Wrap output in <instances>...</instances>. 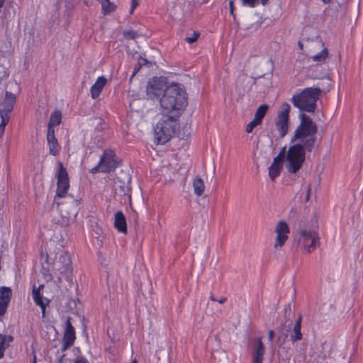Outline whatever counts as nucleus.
Listing matches in <instances>:
<instances>
[{
    "mask_svg": "<svg viewBox=\"0 0 363 363\" xmlns=\"http://www.w3.org/2000/svg\"><path fill=\"white\" fill-rule=\"evenodd\" d=\"M5 3V0H0V9H1Z\"/></svg>",
    "mask_w": 363,
    "mask_h": 363,
    "instance_id": "c03bdc74",
    "label": "nucleus"
},
{
    "mask_svg": "<svg viewBox=\"0 0 363 363\" xmlns=\"http://www.w3.org/2000/svg\"><path fill=\"white\" fill-rule=\"evenodd\" d=\"M175 118L173 116H165L157 122L155 128V135L158 143L164 144L174 135Z\"/></svg>",
    "mask_w": 363,
    "mask_h": 363,
    "instance_id": "39448f33",
    "label": "nucleus"
},
{
    "mask_svg": "<svg viewBox=\"0 0 363 363\" xmlns=\"http://www.w3.org/2000/svg\"><path fill=\"white\" fill-rule=\"evenodd\" d=\"M12 298V290L10 287H0V316H3L6 313L9 304Z\"/></svg>",
    "mask_w": 363,
    "mask_h": 363,
    "instance_id": "2eb2a0df",
    "label": "nucleus"
},
{
    "mask_svg": "<svg viewBox=\"0 0 363 363\" xmlns=\"http://www.w3.org/2000/svg\"><path fill=\"white\" fill-rule=\"evenodd\" d=\"M164 88L163 80L155 77L150 79L147 85V94L150 98L159 97Z\"/></svg>",
    "mask_w": 363,
    "mask_h": 363,
    "instance_id": "ddd939ff",
    "label": "nucleus"
},
{
    "mask_svg": "<svg viewBox=\"0 0 363 363\" xmlns=\"http://www.w3.org/2000/svg\"><path fill=\"white\" fill-rule=\"evenodd\" d=\"M298 245L308 253L313 252L320 245L318 231L314 229L301 230L298 238Z\"/></svg>",
    "mask_w": 363,
    "mask_h": 363,
    "instance_id": "423d86ee",
    "label": "nucleus"
},
{
    "mask_svg": "<svg viewBox=\"0 0 363 363\" xmlns=\"http://www.w3.org/2000/svg\"><path fill=\"white\" fill-rule=\"evenodd\" d=\"M259 1L261 2L262 5H263V6L267 5L269 1V0H259Z\"/></svg>",
    "mask_w": 363,
    "mask_h": 363,
    "instance_id": "79ce46f5",
    "label": "nucleus"
},
{
    "mask_svg": "<svg viewBox=\"0 0 363 363\" xmlns=\"http://www.w3.org/2000/svg\"><path fill=\"white\" fill-rule=\"evenodd\" d=\"M284 157V150L283 149L278 155L274 158L272 164L269 167V176L272 181L280 175Z\"/></svg>",
    "mask_w": 363,
    "mask_h": 363,
    "instance_id": "4468645a",
    "label": "nucleus"
},
{
    "mask_svg": "<svg viewBox=\"0 0 363 363\" xmlns=\"http://www.w3.org/2000/svg\"><path fill=\"white\" fill-rule=\"evenodd\" d=\"M59 169L57 175L56 196L59 198L66 196L69 189V179L66 168L63 167L61 162H59Z\"/></svg>",
    "mask_w": 363,
    "mask_h": 363,
    "instance_id": "1a4fd4ad",
    "label": "nucleus"
},
{
    "mask_svg": "<svg viewBox=\"0 0 363 363\" xmlns=\"http://www.w3.org/2000/svg\"><path fill=\"white\" fill-rule=\"evenodd\" d=\"M226 301H227V298L224 297V296H223L218 299H216V301L221 304L225 303Z\"/></svg>",
    "mask_w": 363,
    "mask_h": 363,
    "instance_id": "ea45409f",
    "label": "nucleus"
},
{
    "mask_svg": "<svg viewBox=\"0 0 363 363\" xmlns=\"http://www.w3.org/2000/svg\"><path fill=\"white\" fill-rule=\"evenodd\" d=\"M193 187L194 194L197 196H201L205 190L203 181L200 177H196L193 181Z\"/></svg>",
    "mask_w": 363,
    "mask_h": 363,
    "instance_id": "bb28decb",
    "label": "nucleus"
},
{
    "mask_svg": "<svg viewBox=\"0 0 363 363\" xmlns=\"http://www.w3.org/2000/svg\"><path fill=\"white\" fill-rule=\"evenodd\" d=\"M264 352L265 348L262 337L256 338L255 346L252 352V363H262Z\"/></svg>",
    "mask_w": 363,
    "mask_h": 363,
    "instance_id": "f3484780",
    "label": "nucleus"
},
{
    "mask_svg": "<svg viewBox=\"0 0 363 363\" xmlns=\"http://www.w3.org/2000/svg\"><path fill=\"white\" fill-rule=\"evenodd\" d=\"M106 83L107 79L104 76L99 77L96 79L95 83L90 88V94L93 99L99 98Z\"/></svg>",
    "mask_w": 363,
    "mask_h": 363,
    "instance_id": "6ab92c4d",
    "label": "nucleus"
},
{
    "mask_svg": "<svg viewBox=\"0 0 363 363\" xmlns=\"http://www.w3.org/2000/svg\"><path fill=\"white\" fill-rule=\"evenodd\" d=\"M140 0H131L130 14L132 15L135 9L138 6Z\"/></svg>",
    "mask_w": 363,
    "mask_h": 363,
    "instance_id": "f704fd0d",
    "label": "nucleus"
},
{
    "mask_svg": "<svg viewBox=\"0 0 363 363\" xmlns=\"http://www.w3.org/2000/svg\"><path fill=\"white\" fill-rule=\"evenodd\" d=\"M333 0H321V1L324 4H330Z\"/></svg>",
    "mask_w": 363,
    "mask_h": 363,
    "instance_id": "37998d69",
    "label": "nucleus"
},
{
    "mask_svg": "<svg viewBox=\"0 0 363 363\" xmlns=\"http://www.w3.org/2000/svg\"><path fill=\"white\" fill-rule=\"evenodd\" d=\"M210 299L211 301H216V298L213 295L211 296Z\"/></svg>",
    "mask_w": 363,
    "mask_h": 363,
    "instance_id": "de8ad7c7",
    "label": "nucleus"
},
{
    "mask_svg": "<svg viewBox=\"0 0 363 363\" xmlns=\"http://www.w3.org/2000/svg\"><path fill=\"white\" fill-rule=\"evenodd\" d=\"M261 123L256 121L255 119H253L252 121H250L248 124H247L245 127V131L247 133H250L253 131L254 128H256L257 125H260Z\"/></svg>",
    "mask_w": 363,
    "mask_h": 363,
    "instance_id": "c756f323",
    "label": "nucleus"
},
{
    "mask_svg": "<svg viewBox=\"0 0 363 363\" xmlns=\"http://www.w3.org/2000/svg\"><path fill=\"white\" fill-rule=\"evenodd\" d=\"M13 341V337L12 335L0 333V359L4 357L6 350L9 347Z\"/></svg>",
    "mask_w": 363,
    "mask_h": 363,
    "instance_id": "393cba45",
    "label": "nucleus"
},
{
    "mask_svg": "<svg viewBox=\"0 0 363 363\" xmlns=\"http://www.w3.org/2000/svg\"><path fill=\"white\" fill-rule=\"evenodd\" d=\"M74 363H89L88 360L84 357H77Z\"/></svg>",
    "mask_w": 363,
    "mask_h": 363,
    "instance_id": "e433bc0d",
    "label": "nucleus"
},
{
    "mask_svg": "<svg viewBox=\"0 0 363 363\" xmlns=\"http://www.w3.org/2000/svg\"><path fill=\"white\" fill-rule=\"evenodd\" d=\"M300 118V123L296 128L291 142H297V145H301L306 148L308 152H311L316 143L318 126L309 116L304 113L301 115Z\"/></svg>",
    "mask_w": 363,
    "mask_h": 363,
    "instance_id": "f03ea898",
    "label": "nucleus"
},
{
    "mask_svg": "<svg viewBox=\"0 0 363 363\" xmlns=\"http://www.w3.org/2000/svg\"><path fill=\"white\" fill-rule=\"evenodd\" d=\"M131 363H138V361L136 360V359H134L132 360Z\"/></svg>",
    "mask_w": 363,
    "mask_h": 363,
    "instance_id": "09e8293b",
    "label": "nucleus"
},
{
    "mask_svg": "<svg viewBox=\"0 0 363 363\" xmlns=\"http://www.w3.org/2000/svg\"><path fill=\"white\" fill-rule=\"evenodd\" d=\"M291 106L288 103H283L275 119V128L280 138L288 133L289 126V113Z\"/></svg>",
    "mask_w": 363,
    "mask_h": 363,
    "instance_id": "6e6552de",
    "label": "nucleus"
},
{
    "mask_svg": "<svg viewBox=\"0 0 363 363\" xmlns=\"http://www.w3.org/2000/svg\"><path fill=\"white\" fill-rule=\"evenodd\" d=\"M321 94L318 87H307L300 93L294 94L291 101L300 111L313 113L316 108V102Z\"/></svg>",
    "mask_w": 363,
    "mask_h": 363,
    "instance_id": "7ed1b4c3",
    "label": "nucleus"
},
{
    "mask_svg": "<svg viewBox=\"0 0 363 363\" xmlns=\"http://www.w3.org/2000/svg\"><path fill=\"white\" fill-rule=\"evenodd\" d=\"M160 102L164 114L178 118L188 104L186 91L182 84L172 83L164 89Z\"/></svg>",
    "mask_w": 363,
    "mask_h": 363,
    "instance_id": "f257e3e1",
    "label": "nucleus"
},
{
    "mask_svg": "<svg viewBox=\"0 0 363 363\" xmlns=\"http://www.w3.org/2000/svg\"><path fill=\"white\" fill-rule=\"evenodd\" d=\"M276 238L274 244L275 250H281L289 239L290 228L285 220H279L275 226Z\"/></svg>",
    "mask_w": 363,
    "mask_h": 363,
    "instance_id": "9b49d317",
    "label": "nucleus"
},
{
    "mask_svg": "<svg viewBox=\"0 0 363 363\" xmlns=\"http://www.w3.org/2000/svg\"><path fill=\"white\" fill-rule=\"evenodd\" d=\"M301 320L302 316L300 315L294 325L292 333H291L290 335V340L292 342L301 340L303 338V335L301 332Z\"/></svg>",
    "mask_w": 363,
    "mask_h": 363,
    "instance_id": "b1692460",
    "label": "nucleus"
},
{
    "mask_svg": "<svg viewBox=\"0 0 363 363\" xmlns=\"http://www.w3.org/2000/svg\"><path fill=\"white\" fill-rule=\"evenodd\" d=\"M90 172L91 174H96L97 172H101V166H100V163L99 162V164L96 166H95L93 168H91L90 169Z\"/></svg>",
    "mask_w": 363,
    "mask_h": 363,
    "instance_id": "c9c22d12",
    "label": "nucleus"
},
{
    "mask_svg": "<svg viewBox=\"0 0 363 363\" xmlns=\"http://www.w3.org/2000/svg\"><path fill=\"white\" fill-rule=\"evenodd\" d=\"M268 108L269 106L267 104L260 105L255 112L254 119L262 123V120L267 113Z\"/></svg>",
    "mask_w": 363,
    "mask_h": 363,
    "instance_id": "c85d7f7f",
    "label": "nucleus"
},
{
    "mask_svg": "<svg viewBox=\"0 0 363 363\" xmlns=\"http://www.w3.org/2000/svg\"><path fill=\"white\" fill-rule=\"evenodd\" d=\"M79 203L80 202L79 201L72 200V207L69 211H67V208L65 205H62L60 207V211L62 213V216L67 218V221H69L70 218H74L78 213V206Z\"/></svg>",
    "mask_w": 363,
    "mask_h": 363,
    "instance_id": "412c9836",
    "label": "nucleus"
},
{
    "mask_svg": "<svg viewBox=\"0 0 363 363\" xmlns=\"http://www.w3.org/2000/svg\"><path fill=\"white\" fill-rule=\"evenodd\" d=\"M43 287V285H40L38 288L35 286H33V298L35 303L40 307L42 311V318H44L45 317L46 307L49 305L50 300L44 298L40 294V289Z\"/></svg>",
    "mask_w": 363,
    "mask_h": 363,
    "instance_id": "dca6fc26",
    "label": "nucleus"
},
{
    "mask_svg": "<svg viewBox=\"0 0 363 363\" xmlns=\"http://www.w3.org/2000/svg\"><path fill=\"white\" fill-rule=\"evenodd\" d=\"M323 48L318 53L313 55L311 58L313 62H317L318 64H323L325 62L328 57V50L325 47L324 43H322Z\"/></svg>",
    "mask_w": 363,
    "mask_h": 363,
    "instance_id": "a878e982",
    "label": "nucleus"
},
{
    "mask_svg": "<svg viewBox=\"0 0 363 363\" xmlns=\"http://www.w3.org/2000/svg\"><path fill=\"white\" fill-rule=\"evenodd\" d=\"M138 36V33L136 31L133 30H125L123 32V37L127 40H133L135 39Z\"/></svg>",
    "mask_w": 363,
    "mask_h": 363,
    "instance_id": "7c9ffc66",
    "label": "nucleus"
},
{
    "mask_svg": "<svg viewBox=\"0 0 363 363\" xmlns=\"http://www.w3.org/2000/svg\"><path fill=\"white\" fill-rule=\"evenodd\" d=\"M102 173H110L118 167V162L114 150L106 149L104 150L99 162Z\"/></svg>",
    "mask_w": 363,
    "mask_h": 363,
    "instance_id": "9d476101",
    "label": "nucleus"
},
{
    "mask_svg": "<svg viewBox=\"0 0 363 363\" xmlns=\"http://www.w3.org/2000/svg\"><path fill=\"white\" fill-rule=\"evenodd\" d=\"M259 1V0H241L244 6L251 8H255L258 4Z\"/></svg>",
    "mask_w": 363,
    "mask_h": 363,
    "instance_id": "2f4dec72",
    "label": "nucleus"
},
{
    "mask_svg": "<svg viewBox=\"0 0 363 363\" xmlns=\"http://www.w3.org/2000/svg\"><path fill=\"white\" fill-rule=\"evenodd\" d=\"M1 121L0 123V138H1L5 132L6 125L8 124L9 120L1 118Z\"/></svg>",
    "mask_w": 363,
    "mask_h": 363,
    "instance_id": "473e14b6",
    "label": "nucleus"
},
{
    "mask_svg": "<svg viewBox=\"0 0 363 363\" xmlns=\"http://www.w3.org/2000/svg\"><path fill=\"white\" fill-rule=\"evenodd\" d=\"M140 65H139L138 67H135V69H134V72H133V73L132 77H133V76L136 74V72L140 69Z\"/></svg>",
    "mask_w": 363,
    "mask_h": 363,
    "instance_id": "a19ab883",
    "label": "nucleus"
},
{
    "mask_svg": "<svg viewBox=\"0 0 363 363\" xmlns=\"http://www.w3.org/2000/svg\"><path fill=\"white\" fill-rule=\"evenodd\" d=\"M32 363H37V358L35 354L33 355Z\"/></svg>",
    "mask_w": 363,
    "mask_h": 363,
    "instance_id": "a18cd8bd",
    "label": "nucleus"
},
{
    "mask_svg": "<svg viewBox=\"0 0 363 363\" xmlns=\"http://www.w3.org/2000/svg\"><path fill=\"white\" fill-rule=\"evenodd\" d=\"M306 148L294 144L289 147L286 154V169L290 173H296L302 167L306 159Z\"/></svg>",
    "mask_w": 363,
    "mask_h": 363,
    "instance_id": "20e7f679",
    "label": "nucleus"
},
{
    "mask_svg": "<svg viewBox=\"0 0 363 363\" xmlns=\"http://www.w3.org/2000/svg\"><path fill=\"white\" fill-rule=\"evenodd\" d=\"M16 101V95L11 92L6 91L5 98L0 104V117L1 118L10 119V113L13 111L14 104Z\"/></svg>",
    "mask_w": 363,
    "mask_h": 363,
    "instance_id": "f8f14e48",
    "label": "nucleus"
},
{
    "mask_svg": "<svg viewBox=\"0 0 363 363\" xmlns=\"http://www.w3.org/2000/svg\"><path fill=\"white\" fill-rule=\"evenodd\" d=\"M46 139L49 147V154L53 156L57 155L60 152V146L55 138V132L47 131Z\"/></svg>",
    "mask_w": 363,
    "mask_h": 363,
    "instance_id": "aec40b11",
    "label": "nucleus"
},
{
    "mask_svg": "<svg viewBox=\"0 0 363 363\" xmlns=\"http://www.w3.org/2000/svg\"><path fill=\"white\" fill-rule=\"evenodd\" d=\"M62 112L59 110H55L50 114V119L48 124L47 131L55 132L54 128L59 125L62 122Z\"/></svg>",
    "mask_w": 363,
    "mask_h": 363,
    "instance_id": "5701e85b",
    "label": "nucleus"
},
{
    "mask_svg": "<svg viewBox=\"0 0 363 363\" xmlns=\"http://www.w3.org/2000/svg\"><path fill=\"white\" fill-rule=\"evenodd\" d=\"M274 337V333L272 330H270L268 333L269 341H270V342L273 341Z\"/></svg>",
    "mask_w": 363,
    "mask_h": 363,
    "instance_id": "4c0bfd02",
    "label": "nucleus"
},
{
    "mask_svg": "<svg viewBox=\"0 0 363 363\" xmlns=\"http://www.w3.org/2000/svg\"><path fill=\"white\" fill-rule=\"evenodd\" d=\"M230 6V13L232 16H234V8H233V1H230L229 3Z\"/></svg>",
    "mask_w": 363,
    "mask_h": 363,
    "instance_id": "58836bf2",
    "label": "nucleus"
},
{
    "mask_svg": "<svg viewBox=\"0 0 363 363\" xmlns=\"http://www.w3.org/2000/svg\"><path fill=\"white\" fill-rule=\"evenodd\" d=\"M114 227L119 233H127L126 219L121 211H117L114 215Z\"/></svg>",
    "mask_w": 363,
    "mask_h": 363,
    "instance_id": "4be33fe9",
    "label": "nucleus"
},
{
    "mask_svg": "<svg viewBox=\"0 0 363 363\" xmlns=\"http://www.w3.org/2000/svg\"><path fill=\"white\" fill-rule=\"evenodd\" d=\"M199 38V33L194 32L191 37H186L185 40L188 43H193L196 42Z\"/></svg>",
    "mask_w": 363,
    "mask_h": 363,
    "instance_id": "72a5a7b5",
    "label": "nucleus"
},
{
    "mask_svg": "<svg viewBox=\"0 0 363 363\" xmlns=\"http://www.w3.org/2000/svg\"><path fill=\"white\" fill-rule=\"evenodd\" d=\"M58 262L60 264L59 266L57 264H55L57 265V269L60 274H66L72 272V261L67 252H63L60 255Z\"/></svg>",
    "mask_w": 363,
    "mask_h": 363,
    "instance_id": "a211bd4d",
    "label": "nucleus"
},
{
    "mask_svg": "<svg viewBox=\"0 0 363 363\" xmlns=\"http://www.w3.org/2000/svg\"><path fill=\"white\" fill-rule=\"evenodd\" d=\"M298 46H299L301 50H303V44L301 43V42H300V41L298 42Z\"/></svg>",
    "mask_w": 363,
    "mask_h": 363,
    "instance_id": "49530a36",
    "label": "nucleus"
},
{
    "mask_svg": "<svg viewBox=\"0 0 363 363\" xmlns=\"http://www.w3.org/2000/svg\"><path fill=\"white\" fill-rule=\"evenodd\" d=\"M75 340V329L71 323V318L68 317L65 322L60 352H57V363H64V358L65 357L64 352L74 345Z\"/></svg>",
    "mask_w": 363,
    "mask_h": 363,
    "instance_id": "0eeeda50",
    "label": "nucleus"
},
{
    "mask_svg": "<svg viewBox=\"0 0 363 363\" xmlns=\"http://www.w3.org/2000/svg\"><path fill=\"white\" fill-rule=\"evenodd\" d=\"M100 4H101L102 12L104 15L113 12L116 9V6L109 0H101Z\"/></svg>",
    "mask_w": 363,
    "mask_h": 363,
    "instance_id": "cd10ccee",
    "label": "nucleus"
}]
</instances>
